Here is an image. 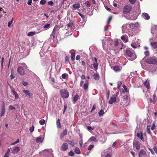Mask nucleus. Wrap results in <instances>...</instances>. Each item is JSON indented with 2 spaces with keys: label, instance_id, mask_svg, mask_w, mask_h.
<instances>
[{
  "label": "nucleus",
  "instance_id": "f257e3e1",
  "mask_svg": "<svg viewBox=\"0 0 157 157\" xmlns=\"http://www.w3.org/2000/svg\"><path fill=\"white\" fill-rule=\"evenodd\" d=\"M146 61L149 64H155L157 63V58L150 57L147 59Z\"/></svg>",
  "mask_w": 157,
  "mask_h": 157
},
{
  "label": "nucleus",
  "instance_id": "f03ea898",
  "mask_svg": "<svg viewBox=\"0 0 157 157\" xmlns=\"http://www.w3.org/2000/svg\"><path fill=\"white\" fill-rule=\"evenodd\" d=\"M126 54L129 57L128 59L131 61L134 60L136 58V56L133 55L132 52L129 50H127L126 51Z\"/></svg>",
  "mask_w": 157,
  "mask_h": 157
},
{
  "label": "nucleus",
  "instance_id": "7ed1b4c3",
  "mask_svg": "<svg viewBox=\"0 0 157 157\" xmlns=\"http://www.w3.org/2000/svg\"><path fill=\"white\" fill-rule=\"evenodd\" d=\"M60 93L62 97L63 98H67L69 97V94L68 92L65 89L61 90Z\"/></svg>",
  "mask_w": 157,
  "mask_h": 157
},
{
  "label": "nucleus",
  "instance_id": "20e7f679",
  "mask_svg": "<svg viewBox=\"0 0 157 157\" xmlns=\"http://www.w3.org/2000/svg\"><path fill=\"white\" fill-rule=\"evenodd\" d=\"M132 9V7L130 6L126 5L123 9V13L124 14L129 13Z\"/></svg>",
  "mask_w": 157,
  "mask_h": 157
},
{
  "label": "nucleus",
  "instance_id": "39448f33",
  "mask_svg": "<svg viewBox=\"0 0 157 157\" xmlns=\"http://www.w3.org/2000/svg\"><path fill=\"white\" fill-rule=\"evenodd\" d=\"M52 152V150L51 149L45 150L44 151V152L46 155V156L45 157H53V155Z\"/></svg>",
  "mask_w": 157,
  "mask_h": 157
},
{
  "label": "nucleus",
  "instance_id": "423d86ee",
  "mask_svg": "<svg viewBox=\"0 0 157 157\" xmlns=\"http://www.w3.org/2000/svg\"><path fill=\"white\" fill-rule=\"evenodd\" d=\"M93 63V67L95 71H97L98 68V64L97 63V60L96 58L95 57L94 59H92Z\"/></svg>",
  "mask_w": 157,
  "mask_h": 157
},
{
  "label": "nucleus",
  "instance_id": "0eeeda50",
  "mask_svg": "<svg viewBox=\"0 0 157 157\" xmlns=\"http://www.w3.org/2000/svg\"><path fill=\"white\" fill-rule=\"evenodd\" d=\"M23 92L26 95V96L29 97L30 98L32 97L33 94L29 90H24Z\"/></svg>",
  "mask_w": 157,
  "mask_h": 157
},
{
  "label": "nucleus",
  "instance_id": "6e6552de",
  "mask_svg": "<svg viewBox=\"0 0 157 157\" xmlns=\"http://www.w3.org/2000/svg\"><path fill=\"white\" fill-rule=\"evenodd\" d=\"M68 148V144L66 143H64L62 145L61 147V150L63 151H65L67 150Z\"/></svg>",
  "mask_w": 157,
  "mask_h": 157
},
{
  "label": "nucleus",
  "instance_id": "1a4fd4ad",
  "mask_svg": "<svg viewBox=\"0 0 157 157\" xmlns=\"http://www.w3.org/2000/svg\"><path fill=\"white\" fill-rule=\"evenodd\" d=\"M17 72L18 73L21 75H23L24 74L25 70L23 67H20L17 68Z\"/></svg>",
  "mask_w": 157,
  "mask_h": 157
},
{
  "label": "nucleus",
  "instance_id": "9d476101",
  "mask_svg": "<svg viewBox=\"0 0 157 157\" xmlns=\"http://www.w3.org/2000/svg\"><path fill=\"white\" fill-rule=\"evenodd\" d=\"M113 69L115 71L118 72H120L121 70L122 67L120 66H115L113 67Z\"/></svg>",
  "mask_w": 157,
  "mask_h": 157
},
{
  "label": "nucleus",
  "instance_id": "9b49d317",
  "mask_svg": "<svg viewBox=\"0 0 157 157\" xmlns=\"http://www.w3.org/2000/svg\"><path fill=\"white\" fill-rule=\"evenodd\" d=\"M116 98L114 96H113L112 95V97H110V99L109 101V103L110 104H112L113 103L116 102Z\"/></svg>",
  "mask_w": 157,
  "mask_h": 157
},
{
  "label": "nucleus",
  "instance_id": "f8f14e48",
  "mask_svg": "<svg viewBox=\"0 0 157 157\" xmlns=\"http://www.w3.org/2000/svg\"><path fill=\"white\" fill-rule=\"evenodd\" d=\"M2 105L1 107V117H2L4 115L6 112V110L5 109V105L4 102H3Z\"/></svg>",
  "mask_w": 157,
  "mask_h": 157
},
{
  "label": "nucleus",
  "instance_id": "ddd939ff",
  "mask_svg": "<svg viewBox=\"0 0 157 157\" xmlns=\"http://www.w3.org/2000/svg\"><path fill=\"white\" fill-rule=\"evenodd\" d=\"M146 155V152L144 150H141L139 154V157H145Z\"/></svg>",
  "mask_w": 157,
  "mask_h": 157
},
{
  "label": "nucleus",
  "instance_id": "4468645a",
  "mask_svg": "<svg viewBox=\"0 0 157 157\" xmlns=\"http://www.w3.org/2000/svg\"><path fill=\"white\" fill-rule=\"evenodd\" d=\"M142 18L146 20H148L150 19V16L147 13H143L142 15Z\"/></svg>",
  "mask_w": 157,
  "mask_h": 157
},
{
  "label": "nucleus",
  "instance_id": "2eb2a0df",
  "mask_svg": "<svg viewBox=\"0 0 157 157\" xmlns=\"http://www.w3.org/2000/svg\"><path fill=\"white\" fill-rule=\"evenodd\" d=\"M20 150V149L19 147H15L13 149L12 153L13 154H15L17 153Z\"/></svg>",
  "mask_w": 157,
  "mask_h": 157
},
{
  "label": "nucleus",
  "instance_id": "dca6fc26",
  "mask_svg": "<svg viewBox=\"0 0 157 157\" xmlns=\"http://www.w3.org/2000/svg\"><path fill=\"white\" fill-rule=\"evenodd\" d=\"M70 52L71 54V59L72 61H74L75 60V52L74 51H70Z\"/></svg>",
  "mask_w": 157,
  "mask_h": 157
},
{
  "label": "nucleus",
  "instance_id": "f3484780",
  "mask_svg": "<svg viewBox=\"0 0 157 157\" xmlns=\"http://www.w3.org/2000/svg\"><path fill=\"white\" fill-rule=\"evenodd\" d=\"M72 9L74 10L79 8L80 7V5L79 3H76L73 5Z\"/></svg>",
  "mask_w": 157,
  "mask_h": 157
},
{
  "label": "nucleus",
  "instance_id": "a211bd4d",
  "mask_svg": "<svg viewBox=\"0 0 157 157\" xmlns=\"http://www.w3.org/2000/svg\"><path fill=\"white\" fill-rule=\"evenodd\" d=\"M136 136H137L142 141H144V139L143 138V136L142 133H137Z\"/></svg>",
  "mask_w": 157,
  "mask_h": 157
},
{
  "label": "nucleus",
  "instance_id": "6ab92c4d",
  "mask_svg": "<svg viewBox=\"0 0 157 157\" xmlns=\"http://www.w3.org/2000/svg\"><path fill=\"white\" fill-rule=\"evenodd\" d=\"M79 99V96L78 94L75 95L73 98L72 101L74 104H75L76 101Z\"/></svg>",
  "mask_w": 157,
  "mask_h": 157
},
{
  "label": "nucleus",
  "instance_id": "aec40b11",
  "mask_svg": "<svg viewBox=\"0 0 157 157\" xmlns=\"http://www.w3.org/2000/svg\"><path fill=\"white\" fill-rule=\"evenodd\" d=\"M67 130L66 129L64 130L63 132L62 133L60 136V138L61 139H62L63 138L64 136L67 135Z\"/></svg>",
  "mask_w": 157,
  "mask_h": 157
},
{
  "label": "nucleus",
  "instance_id": "412c9836",
  "mask_svg": "<svg viewBox=\"0 0 157 157\" xmlns=\"http://www.w3.org/2000/svg\"><path fill=\"white\" fill-rule=\"evenodd\" d=\"M156 98V92H155L154 94L153 95V97H152V100L151 99H150V101L151 103H155L156 101L155 99Z\"/></svg>",
  "mask_w": 157,
  "mask_h": 157
},
{
  "label": "nucleus",
  "instance_id": "4be33fe9",
  "mask_svg": "<svg viewBox=\"0 0 157 157\" xmlns=\"http://www.w3.org/2000/svg\"><path fill=\"white\" fill-rule=\"evenodd\" d=\"M88 81L86 80L85 83L83 86V88L85 90H87L88 89Z\"/></svg>",
  "mask_w": 157,
  "mask_h": 157
},
{
  "label": "nucleus",
  "instance_id": "5701e85b",
  "mask_svg": "<svg viewBox=\"0 0 157 157\" xmlns=\"http://www.w3.org/2000/svg\"><path fill=\"white\" fill-rule=\"evenodd\" d=\"M41 31H38L37 32H31L29 33L28 34V36H32L33 35H34L38 33H40Z\"/></svg>",
  "mask_w": 157,
  "mask_h": 157
},
{
  "label": "nucleus",
  "instance_id": "b1692460",
  "mask_svg": "<svg viewBox=\"0 0 157 157\" xmlns=\"http://www.w3.org/2000/svg\"><path fill=\"white\" fill-rule=\"evenodd\" d=\"M127 36L125 35H123L121 37V39L124 42H128V39L127 38H126V36Z\"/></svg>",
  "mask_w": 157,
  "mask_h": 157
},
{
  "label": "nucleus",
  "instance_id": "393cba45",
  "mask_svg": "<svg viewBox=\"0 0 157 157\" xmlns=\"http://www.w3.org/2000/svg\"><path fill=\"white\" fill-rule=\"evenodd\" d=\"M150 44L153 48H157V42H152L150 43Z\"/></svg>",
  "mask_w": 157,
  "mask_h": 157
},
{
  "label": "nucleus",
  "instance_id": "a878e982",
  "mask_svg": "<svg viewBox=\"0 0 157 157\" xmlns=\"http://www.w3.org/2000/svg\"><path fill=\"white\" fill-rule=\"evenodd\" d=\"M11 91L13 93V94L15 98L16 99H18L19 96L17 93L13 90H12Z\"/></svg>",
  "mask_w": 157,
  "mask_h": 157
},
{
  "label": "nucleus",
  "instance_id": "bb28decb",
  "mask_svg": "<svg viewBox=\"0 0 157 157\" xmlns=\"http://www.w3.org/2000/svg\"><path fill=\"white\" fill-rule=\"evenodd\" d=\"M144 86L147 89L150 88V84L149 81L147 80L144 83Z\"/></svg>",
  "mask_w": 157,
  "mask_h": 157
},
{
  "label": "nucleus",
  "instance_id": "cd10ccee",
  "mask_svg": "<svg viewBox=\"0 0 157 157\" xmlns=\"http://www.w3.org/2000/svg\"><path fill=\"white\" fill-rule=\"evenodd\" d=\"M94 78L95 80H98L99 78V75L98 73H94L93 75Z\"/></svg>",
  "mask_w": 157,
  "mask_h": 157
},
{
  "label": "nucleus",
  "instance_id": "c85d7f7f",
  "mask_svg": "<svg viewBox=\"0 0 157 157\" xmlns=\"http://www.w3.org/2000/svg\"><path fill=\"white\" fill-rule=\"evenodd\" d=\"M135 146L136 149L137 150H139L140 149V143L138 142H136L135 143Z\"/></svg>",
  "mask_w": 157,
  "mask_h": 157
},
{
  "label": "nucleus",
  "instance_id": "c756f323",
  "mask_svg": "<svg viewBox=\"0 0 157 157\" xmlns=\"http://www.w3.org/2000/svg\"><path fill=\"white\" fill-rule=\"evenodd\" d=\"M156 70L157 68L155 67H153L152 68H150L149 69V72H150L152 73L155 72L156 71Z\"/></svg>",
  "mask_w": 157,
  "mask_h": 157
},
{
  "label": "nucleus",
  "instance_id": "7c9ffc66",
  "mask_svg": "<svg viewBox=\"0 0 157 157\" xmlns=\"http://www.w3.org/2000/svg\"><path fill=\"white\" fill-rule=\"evenodd\" d=\"M75 152L77 154H79L80 153L81 151L78 147H75L74 150Z\"/></svg>",
  "mask_w": 157,
  "mask_h": 157
},
{
  "label": "nucleus",
  "instance_id": "2f4dec72",
  "mask_svg": "<svg viewBox=\"0 0 157 157\" xmlns=\"http://www.w3.org/2000/svg\"><path fill=\"white\" fill-rule=\"evenodd\" d=\"M43 141V140L41 137L39 136L36 138V142L37 143H41Z\"/></svg>",
  "mask_w": 157,
  "mask_h": 157
},
{
  "label": "nucleus",
  "instance_id": "473e14b6",
  "mask_svg": "<svg viewBox=\"0 0 157 157\" xmlns=\"http://www.w3.org/2000/svg\"><path fill=\"white\" fill-rule=\"evenodd\" d=\"M62 77L63 79H67L68 77V75L67 74L64 73L62 74Z\"/></svg>",
  "mask_w": 157,
  "mask_h": 157
},
{
  "label": "nucleus",
  "instance_id": "72a5a7b5",
  "mask_svg": "<svg viewBox=\"0 0 157 157\" xmlns=\"http://www.w3.org/2000/svg\"><path fill=\"white\" fill-rule=\"evenodd\" d=\"M56 124L58 128H60L61 127V124L60 122V120L59 119H58L56 122Z\"/></svg>",
  "mask_w": 157,
  "mask_h": 157
},
{
  "label": "nucleus",
  "instance_id": "f704fd0d",
  "mask_svg": "<svg viewBox=\"0 0 157 157\" xmlns=\"http://www.w3.org/2000/svg\"><path fill=\"white\" fill-rule=\"evenodd\" d=\"M98 114L99 116H103V114H104V111L102 109H101L100 111L99 112Z\"/></svg>",
  "mask_w": 157,
  "mask_h": 157
},
{
  "label": "nucleus",
  "instance_id": "c9c22d12",
  "mask_svg": "<svg viewBox=\"0 0 157 157\" xmlns=\"http://www.w3.org/2000/svg\"><path fill=\"white\" fill-rule=\"evenodd\" d=\"M50 26V24H46L44 26V28L46 29L49 28Z\"/></svg>",
  "mask_w": 157,
  "mask_h": 157
},
{
  "label": "nucleus",
  "instance_id": "e433bc0d",
  "mask_svg": "<svg viewBox=\"0 0 157 157\" xmlns=\"http://www.w3.org/2000/svg\"><path fill=\"white\" fill-rule=\"evenodd\" d=\"M85 4L87 7H90V4L88 1H86L85 2Z\"/></svg>",
  "mask_w": 157,
  "mask_h": 157
},
{
  "label": "nucleus",
  "instance_id": "4c0bfd02",
  "mask_svg": "<svg viewBox=\"0 0 157 157\" xmlns=\"http://www.w3.org/2000/svg\"><path fill=\"white\" fill-rule=\"evenodd\" d=\"M40 124L42 125H44L45 123V121L44 119H42L39 121Z\"/></svg>",
  "mask_w": 157,
  "mask_h": 157
},
{
  "label": "nucleus",
  "instance_id": "58836bf2",
  "mask_svg": "<svg viewBox=\"0 0 157 157\" xmlns=\"http://www.w3.org/2000/svg\"><path fill=\"white\" fill-rule=\"evenodd\" d=\"M89 140L90 141H94L95 142H97L96 139L94 137H92L90 138Z\"/></svg>",
  "mask_w": 157,
  "mask_h": 157
},
{
  "label": "nucleus",
  "instance_id": "ea45409f",
  "mask_svg": "<svg viewBox=\"0 0 157 157\" xmlns=\"http://www.w3.org/2000/svg\"><path fill=\"white\" fill-rule=\"evenodd\" d=\"M112 18V16H110L108 18V21H107V25H108L109 24L110 22L111 21Z\"/></svg>",
  "mask_w": 157,
  "mask_h": 157
},
{
  "label": "nucleus",
  "instance_id": "a19ab883",
  "mask_svg": "<svg viewBox=\"0 0 157 157\" xmlns=\"http://www.w3.org/2000/svg\"><path fill=\"white\" fill-rule=\"evenodd\" d=\"M131 45L132 47L134 48H136L137 47V45L134 43H132L131 44Z\"/></svg>",
  "mask_w": 157,
  "mask_h": 157
},
{
  "label": "nucleus",
  "instance_id": "79ce46f5",
  "mask_svg": "<svg viewBox=\"0 0 157 157\" xmlns=\"http://www.w3.org/2000/svg\"><path fill=\"white\" fill-rule=\"evenodd\" d=\"M68 155L70 156H73L75 154L73 151H70L68 153Z\"/></svg>",
  "mask_w": 157,
  "mask_h": 157
},
{
  "label": "nucleus",
  "instance_id": "37998d69",
  "mask_svg": "<svg viewBox=\"0 0 157 157\" xmlns=\"http://www.w3.org/2000/svg\"><path fill=\"white\" fill-rule=\"evenodd\" d=\"M34 129V126L33 125L32 127H31L29 129L30 131L31 132H33Z\"/></svg>",
  "mask_w": 157,
  "mask_h": 157
},
{
  "label": "nucleus",
  "instance_id": "c03bdc74",
  "mask_svg": "<svg viewBox=\"0 0 157 157\" xmlns=\"http://www.w3.org/2000/svg\"><path fill=\"white\" fill-rule=\"evenodd\" d=\"M46 2V1L45 0H41L40 2V4L41 5H44Z\"/></svg>",
  "mask_w": 157,
  "mask_h": 157
},
{
  "label": "nucleus",
  "instance_id": "a18cd8bd",
  "mask_svg": "<svg viewBox=\"0 0 157 157\" xmlns=\"http://www.w3.org/2000/svg\"><path fill=\"white\" fill-rule=\"evenodd\" d=\"M67 142L70 145H71L72 146H74L75 144L73 143V142L72 141H67Z\"/></svg>",
  "mask_w": 157,
  "mask_h": 157
},
{
  "label": "nucleus",
  "instance_id": "49530a36",
  "mask_svg": "<svg viewBox=\"0 0 157 157\" xmlns=\"http://www.w3.org/2000/svg\"><path fill=\"white\" fill-rule=\"evenodd\" d=\"M147 132L148 134H151V131L150 130V126H147Z\"/></svg>",
  "mask_w": 157,
  "mask_h": 157
},
{
  "label": "nucleus",
  "instance_id": "de8ad7c7",
  "mask_svg": "<svg viewBox=\"0 0 157 157\" xmlns=\"http://www.w3.org/2000/svg\"><path fill=\"white\" fill-rule=\"evenodd\" d=\"M87 129L89 131H92L94 130V127H91L90 126H87Z\"/></svg>",
  "mask_w": 157,
  "mask_h": 157
},
{
  "label": "nucleus",
  "instance_id": "09e8293b",
  "mask_svg": "<svg viewBox=\"0 0 157 157\" xmlns=\"http://www.w3.org/2000/svg\"><path fill=\"white\" fill-rule=\"evenodd\" d=\"M65 62L66 63H67L69 62V58L67 56H66L65 58Z\"/></svg>",
  "mask_w": 157,
  "mask_h": 157
},
{
  "label": "nucleus",
  "instance_id": "8fccbe9b",
  "mask_svg": "<svg viewBox=\"0 0 157 157\" xmlns=\"http://www.w3.org/2000/svg\"><path fill=\"white\" fill-rule=\"evenodd\" d=\"M9 109L10 110L15 109V108L12 105H10L9 106Z\"/></svg>",
  "mask_w": 157,
  "mask_h": 157
},
{
  "label": "nucleus",
  "instance_id": "3c124183",
  "mask_svg": "<svg viewBox=\"0 0 157 157\" xmlns=\"http://www.w3.org/2000/svg\"><path fill=\"white\" fill-rule=\"evenodd\" d=\"M73 25V24L72 23H69L67 25V27L68 28L71 27Z\"/></svg>",
  "mask_w": 157,
  "mask_h": 157
},
{
  "label": "nucleus",
  "instance_id": "603ef678",
  "mask_svg": "<svg viewBox=\"0 0 157 157\" xmlns=\"http://www.w3.org/2000/svg\"><path fill=\"white\" fill-rule=\"evenodd\" d=\"M67 108V104H64V109H63V114L64 113Z\"/></svg>",
  "mask_w": 157,
  "mask_h": 157
},
{
  "label": "nucleus",
  "instance_id": "864d4df0",
  "mask_svg": "<svg viewBox=\"0 0 157 157\" xmlns=\"http://www.w3.org/2000/svg\"><path fill=\"white\" fill-rule=\"evenodd\" d=\"M115 44H114V46L115 47H117L118 46L119 44V42L117 40H115Z\"/></svg>",
  "mask_w": 157,
  "mask_h": 157
},
{
  "label": "nucleus",
  "instance_id": "5fc2aeb1",
  "mask_svg": "<svg viewBox=\"0 0 157 157\" xmlns=\"http://www.w3.org/2000/svg\"><path fill=\"white\" fill-rule=\"evenodd\" d=\"M94 146L93 145H90L88 147V150H91L94 147Z\"/></svg>",
  "mask_w": 157,
  "mask_h": 157
},
{
  "label": "nucleus",
  "instance_id": "6e6d98bb",
  "mask_svg": "<svg viewBox=\"0 0 157 157\" xmlns=\"http://www.w3.org/2000/svg\"><path fill=\"white\" fill-rule=\"evenodd\" d=\"M12 22H13V19H12L11 20V21H10L8 23V26L9 27H10V25L12 24Z\"/></svg>",
  "mask_w": 157,
  "mask_h": 157
},
{
  "label": "nucleus",
  "instance_id": "4d7b16f0",
  "mask_svg": "<svg viewBox=\"0 0 157 157\" xmlns=\"http://www.w3.org/2000/svg\"><path fill=\"white\" fill-rule=\"evenodd\" d=\"M123 88H124V90H125V91L126 92H127L128 91H127V87H126V86L124 85H123Z\"/></svg>",
  "mask_w": 157,
  "mask_h": 157
},
{
  "label": "nucleus",
  "instance_id": "13d9d810",
  "mask_svg": "<svg viewBox=\"0 0 157 157\" xmlns=\"http://www.w3.org/2000/svg\"><path fill=\"white\" fill-rule=\"evenodd\" d=\"M51 80L52 81V82L54 83V84H53V85L55 87V86H56L55 85V80L54 78H51Z\"/></svg>",
  "mask_w": 157,
  "mask_h": 157
},
{
  "label": "nucleus",
  "instance_id": "bf43d9fd",
  "mask_svg": "<svg viewBox=\"0 0 157 157\" xmlns=\"http://www.w3.org/2000/svg\"><path fill=\"white\" fill-rule=\"evenodd\" d=\"M155 124L154 123L153 124H152V125L151 126V129L152 130H154V129H155Z\"/></svg>",
  "mask_w": 157,
  "mask_h": 157
},
{
  "label": "nucleus",
  "instance_id": "052dcab7",
  "mask_svg": "<svg viewBox=\"0 0 157 157\" xmlns=\"http://www.w3.org/2000/svg\"><path fill=\"white\" fill-rule=\"evenodd\" d=\"M144 54L147 56H148L149 55V52L148 51H146L144 52Z\"/></svg>",
  "mask_w": 157,
  "mask_h": 157
},
{
  "label": "nucleus",
  "instance_id": "680f3d73",
  "mask_svg": "<svg viewBox=\"0 0 157 157\" xmlns=\"http://www.w3.org/2000/svg\"><path fill=\"white\" fill-rule=\"evenodd\" d=\"M78 13L79 15H80L82 18L83 19L85 17L84 15L80 13L79 12H78Z\"/></svg>",
  "mask_w": 157,
  "mask_h": 157
},
{
  "label": "nucleus",
  "instance_id": "e2e57ef3",
  "mask_svg": "<svg viewBox=\"0 0 157 157\" xmlns=\"http://www.w3.org/2000/svg\"><path fill=\"white\" fill-rule=\"evenodd\" d=\"M131 4H134L136 1V0H129Z\"/></svg>",
  "mask_w": 157,
  "mask_h": 157
},
{
  "label": "nucleus",
  "instance_id": "0e129e2a",
  "mask_svg": "<svg viewBox=\"0 0 157 157\" xmlns=\"http://www.w3.org/2000/svg\"><path fill=\"white\" fill-rule=\"evenodd\" d=\"M153 149L155 152L156 153V154H157V147L156 146H155L154 147H153Z\"/></svg>",
  "mask_w": 157,
  "mask_h": 157
},
{
  "label": "nucleus",
  "instance_id": "69168bd1",
  "mask_svg": "<svg viewBox=\"0 0 157 157\" xmlns=\"http://www.w3.org/2000/svg\"><path fill=\"white\" fill-rule=\"evenodd\" d=\"M48 4L49 5L52 6V5H53V2L51 1L49 2H48Z\"/></svg>",
  "mask_w": 157,
  "mask_h": 157
},
{
  "label": "nucleus",
  "instance_id": "338daca9",
  "mask_svg": "<svg viewBox=\"0 0 157 157\" xmlns=\"http://www.w3.org/2000/svg\"><path fill=\"white\" fill-rule=\"evenodd\" d=\"M149 151H150L151 152L152 154H154V152L152 149L149 148Z\"/></svg>",
  "mask_w": 157,
  "mask_h": 157
},
{
  "label": "nucleus",
  "instance_id": "774afa93",
  "mask_svg": "<svg viewBox=\"0 0 157 157\" xmlns=\"http://www.w3.org/2000/svg\"><path fill=\"white\" fill-rule=\"evenodd\" d=\"M22 84L24 86H26L28 84V83L26 82L23 81L22 82Z\"/></svg>",
  "mask_w": 157,
  "mask_h": 157
}]
</instances>
